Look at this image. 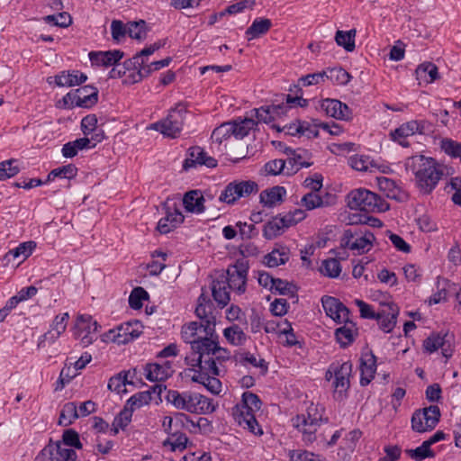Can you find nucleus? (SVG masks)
Returning <instances> with one entry per match:
<instances>
[{
  "label": "nucleus",
  "mask_w": 461,
  "mask_h": 461,
  "mask_svg": "<svg viewBox=\"0 0 461 461\" xmlns=\"http://www.w3.org/2000/svg\"><path fill=\"white\" fill-rule=\"evenodd\" d=\"M214 305L204 294H201L197 300L195 315L201 320V326L203 327L205 336L189 340L192 355L195 357H186L185 364L191 368H203L204 360L212 357L211 355L217 353L219 349L218 335L215 333L216 319L213 314Z\"/></svg>",
  "instance_id": "1"
},
{
  "label": "nucleus",
  "mask_w": 461,
  "mask_h": 461,
  "mask_svg": "<svg viewBox=\"0 0 461 461\" xmlns=\"http://www.w3.org/2000/svg\"><path fill=\"white\" fill-rule=\"evenodd\" d=\"M404 167L406 171L415 176L416 185L422 194H431L443 176V170L437 160L424 155L409 157Z\"/></svg>",
  "instance_id": "2"
},
{
  "label": "nucleus",
  "mask_w": 461,
  "mask_h": 461,
  "mask_svg": "<svg viewBox=\"0 0 461 461\" xmlns=\"http://www.w3.org/2000/svg\"><path fill=\"white\" fill-rule=\"evenodd\" d=\"M353 365L351 361L335 360L330 364L325 372V380L332 381L334 397L342 400L350 388V377Z\"/></svg>",
  "instance_id": "3"
},
{
  "label": "nucleus",
  "mask_w": 461,
  "mask_h": 461,
  "mask_svg": "<svg viewBox=\"0 0 461 461\" xmlns=\"http://www.w3.org/2000/svg\"><path fill=\"white\" fill-rule=\"evenodd\" d=\"M347 203L351 210L366 212H384L390 209V204L384 199L366 188L349 192L347 195Z\"/></svg>",
  "instance_id": "4"
},
{
  "label": "nucleus",
  "mask_w": 461,
  "mask_h": 461,
  "mask_svg": "<svg viewBox=\"0 0 461 461\" xmlns=\"http://www.w3.org/2000/svg\"><path fill=\"white\" fill-rule=\"evenodd\" d=\"M98 98L99 91L97 87L87 85L70 90L58 102V107L63 109H73L75 107L91 109L98 103Z\"/></svg>",
  "instance_id": "5"
},
{
  "label": "nucleus",
  "mask_w": 461,
  "mask_h": 461,
  "mask_svg": "<svg viewBox=\"0 0 461 461\" xmlns=\"http://www.w3.org/2000/svg\"><path fill=\"white\" fill-rule=\"evenodd\" d=\"M203 368H188L185 374L191 376L194 383L203 384L209 392L219 394L221 391V382L215 376L219 375L220 370L213 357L204 360Z\"/></svg>",
  "instance_id": "6"
},
{
  "label": "nucleus",
  "mask_w": 461,
  "mask_h": 461,
  "mask_svg": "<svg viewBox=\"0 0 461 461\" xmlns=\"http://www.w3.org/2000/svg\"><path fill=\"white\" fill-rule=\"evenodd\" d=\"M187 113L186 105L179 103L172 108L167 116L153 124V129L170 138H176L181 132Z\"/></svg>",
  "instance_id": "7"
},
{
  "label": "nucleus",
  "mask_w": 461,
  "mask_h": 461,
  "mask_svg": "<svg viewBox=\"0 0 461 461\" xmlns=\"http://www.w3.org/2000/svg\"><path fill=\"white\" fill-rule=\"evenodd\" d=\"M440 409L438 405H430L415 410L411 415V429L418 433L433 430L440 420Z\"/></svg>",
  "instance_id": "8"
},
{
  "label": "nucleus",
  "mask_w": 461,
  "mask_h": 461,
  "mask_svg": "<svg viewBox=\"0 0 461 461\" xmlns=\"http://www.w3.org/2000/svg\"><path fill=\"white\" fill-rule=\"evenodd\" d=\"M249 269V260L239 258L234 264L230 265L226 270V284L229 288L236 291L239 294L246 292L248 273Z\"/></svg>",
  "instance_id": "9"
},
{
  "label": "nucleus",
  "mask_w": 461,
  "mask_h": 461,
  "mask_svg": "<svg viewBox=\"0 0 461 461\" xmlns=\"http://www.w3.org/2000/svg\"><path fill=\"white\" fill-rule=\"evenodd\" d=\"M375 240V235L367 230H362L353 231L351 229L345 230L341 237L340 245L342 248H348L357 250L358 254L368 251Z\"/></svg>",
  "instance_id": "10"
},
{
  "label": "nucleus",
  "mask_w": 461,
  "mask_h": 461,
  "mask_svg": "<svg viewBox=\"0 0 461 461\" xmlns=\"http://www.w3.org/2000/svg\"><path fill=\"white\" fill-rule=\"evenodd\" d=\"M258 191V185L252 180L233 181L222 190L219 200L228 204H233L241 197H248Z\"/></svg>",
  "instance_id": "11"
},
{
  "label": "nucleus",
  "mask_w": 461,
  "mask_h": 461,
  "mask_svg": "<svg viewBox=\"0 0 461 461\" xmlns=\"http://www.w3.org/2000/svg\"><path fill=\"white\" fill-rule=\"evenodd\" d=\"M141 324L140 321L125 322L121 324L117 329H112L104 334L103 340L110 339L118 345L127 344L139 338L142 333Z\"/></svg>",
  "instance_id": "12"
},
{
  "label": "nucleus",
  "mask_w": 461,
  "mask_h": 461,
  "mask_svg": "<svg viewBox=\"0 0 461 461\" xmlns=\"http://www.w3.org/2000/svg\"><path fill=\"white\" fill-rule=\"evenodd\" d=\"M165 398L176 409L195 413L197 411V403L201 400V394L190 391L179 393L176 390H167Z\"/></svg>",
  "instance_id": "13"
},
{
  "label": "nucleus",
  "mask_w": 461,
  "mask_h": 461,
  "mask_svg": "<svg viewBox=\"0 0 461 461\" xmlns=\"http://www.w3.org/2000/svg\"><path fill=\"white\" fill-rule=\"evenodd\" d=\"M163 210L165 211V216L158 221L157 230L161 234H167L183 223L185 217L176 203L164 202Z\"/></svg>",
  "instance_id": "14"
},
{
  "label": "nucleus",
  "mask_w": 461,
  "mask_h": 461,
  "mask_svg": "<svg viewBox=\"0 0 461 461\" xmlns=\"http://www.w3.org/2000/svg\"><path fill=\"white\" fill-rule=\"evenodd\" d=\"M321 304L327 316L337 323H342L349 318V309L336 297L324 295L321 298Z\"/></svg>",
  "instance_id": "15"
},
{
  "label": "nucleus",
  "mask_w": 461,
  "mask_h": 461,
  "mask_svg": "<svg viewBox=\"0 0 461 461\" xmlns=\"http://www.w3.org/2000/svg\"><path fill=\"white\" fill-rule=\"evenodd\" d=\"M321 109L327 116L336 120L349 121L352 119L351 109L338 99H323L321 103Z\"/></svg>",
  "instance_id": "16"
},
{
  "label": "nucleus",
  "mask_w": 461,
  "mask_h": 461,
  "mask_svg": "<svg viewBox=\"0 0 461 461\" xmlns=\"http://www.w3.org/2000/svg\"><path fill=\"white\" fill-rule=\"evenodd\" d=\"M52 79L55 85L59 87H72L84 84L87 80V76L77 69L63 70L54 77H50L48 83L51 84Z\"/></svg>",
  "instance_id": "17"
},
{
  "label": "nucleus",
  "mask_w": 461,
  "mask_h": 461,
  "mask_svg": "<svg viewBox=\"0 0 461 461\" xmlns=\"http://www.w3.org/2000/svg\"><path fill=\"white\" fill-rule=\"evenodd\" d=\"M88 56L92 65L108 68L120 62L124 57V52L120 50L91 51Z\"/></svg>",
  "instance_id": "18"
},
{
  "label": "nucleus",
  "mask_w": 461,
  "mask_h": 461,
  "mask_svg": "<svg viewBox=\"0 0 461 461\" xmlns=\"http://www.w3.org/2000/svg\"><path fill=\"white\" fill-rule=\"evenodd\" d=\"M205 196L201 190L194 189L183 196V204L187 212L201 214L205 211Z\"/></svg>",
  "instance_id": "19"
},
{
  "label": "nucleus",
  "mask_w": 461,
  "mask_h": 461,
  "mask_svg": "<svg viewBox=\"0 0 461 461\" xmlns=\"http://www.w3.org/2000/svg\"><path fill=\"white\" fill-rule=\"evenodd\" d=\"M378 188L387 198L397 202H403L407 199V194L397 185L396 182L385 176L376 177Z\"/></svg>",
  "instance_id": "20"
},
{
  "label": "nucleus",
  "mask_w": 461,
  "mask_h": 461,
  "mask_svg": "<svg viewBox=\"0 0 461 461\" xmlns=\"http://www.w3.org/2000/svg\"><path fill=\"white\" fill-rule=\"evenodd\" d=\"M343 326L336 329L335 337L341 348H345L351 345L358 335V329L355 322L349 320L342 321Z\"/></svg>",
  "instance_id": "21"
},
{
  "label": "nucleus",
  "mask_w": 461,
  "mask_h": 461,
  "mask_svg": "<svg viewBox=\"0 0 461 461\" xmlns=\"http://www.w3.org/2000/svg\"><path fill=\"white\" fill-rule=\"evenodd\" d=\"M232 416L235 421L243 428L247 429L249 432L255 435H262L263 430L259 426L255 412L249 411H239V409L232 410Z\"/></svg>",
  "instance_id": "22"
},
{
  "label": "nucleus",
  "mask_w": 461,
  "mask_h": 461,
  "mask_svg": "<svg viewBox=\"0 0 461 461\" xmlns=\"http://www.w3.org/2000/svg\"><path fill=\"white\" fill-rule=\"evenodd\" d=\"M376 371V357L373 352L362 356L360 358V384L368 385L375 377Z\"/></svg>",
  "instance_id": "23"
},
{
  "label": "nucleus",
  "mask_w": 461,
  "mask_h": 461,
  "mask_svg": "<svg viewBox=\"0 0 461 461\" xmlns=\"http://www.w3.org/2000/svg\"><path fill=\"white\" fill-rule=\"evenodd\" d=\"M144 371L146 379L150 382H163L172 375L171 365L168 361L164 365L148 363Z\"/></svg>",
  "instance_id": "24"
},
{
  "label": "nucleus",
  "mask_w": 461,
  "mask_h": 461,
  "mask_svg": "<svg viewBox=\"0 0 461 461\" xmlns=\"http://www.w3.org/2000/svg\"><path fill=\"white\" fill-rule=\"evenodd\" d=\"M387 306V310H383L378 312L379 317H376L375 320L378 321L380 329L383 331L389 333L393 330L396 324L399 308L393 303H389Z\"/></svg>",
  "instance_id": "25"
},
{
  "label": "nucleus",
  "mask_w": 461,
  "mask_h": 461,
  "mask_svg": "<svg viewBox=\"0 0 461 461\" xmlns=\"http://www.w3.org/2000/svg\"><path fill=\"white\" fill-rule=\"evenodd\" d=\"M212 295L213 300L218 303L220 308L225 307L230 300V288L224 279V275L212 282Z\"/></svg>",
  "instance_id": "26"
},
{
  "label": "nucleus",
  "mask_w": 461,
  "mask_h": 461,
  "mask_svg": "<svg viewBox=\"0 0 461 461\" xmlns=\"http://www.w3.org/2000/svg\"><path fill=\"white\" fill-rule=\"evenodd\" d=\"M285 195V188L284 186L276 185L263 190L259 195V202L265 207L273 208L277 203H282Z\"/></svg>",
  "instance_id": "27"
},
{
  "label": "nucleus",
  "mask_w": 461,
  "mask_h": 461,
  "mask_svg": "<svg viewBox=\"0 0 461 461\" xmlns=\"http://www.w3.org/2000/svg\"><path fill=\"white\" fill-rule=\"evenodd\" d=\"M414 129L415 125L413 120L406 122L395 130L390 131V139L402 147L408 148L410 147V142L407 140V138L417 134Z\"/></svg>",
  "instance_id": "28"
},
{
  "label": "nucleus",
  "mask_w": 461,
  "mask_h": 461,
  "mask_svg": "<svg viewBox=\"0 0 461 461\" xmlns=\"http://www.w3.org/2000/svg\"><path fill=\"white\" fill-rule=\"evenodd\" d=\"M289 249L285 246L279 245L278 248L267 253L264 257L263 263L268 267H276L285 265L289 260Z\"/></svg>",
  "instance_id": "29"
},
{
  "label": "nucleus",
  "mask_w": 461,
  "mask_h": 461,
  "mask_svg": "<svg viewBox=\"0 0 461 461\" xmlns=\"http://www.w3.org/2000/svg\"><path fill=\"white\" fill-rule=\"evenodd\" d=\"M273 26L272 21L268 18L258 17L256 18L251 25L246 30V37L249 41L258 39L266 33Z\"/></svg>",
  "instance_id": "30"
},
{
  "label": "nucleus",
  "mask_w": 461,
  "mask_h": 461,
  "mask_svg": "<svg viewBox=\"0 0 461 461\" xmlns=\"http://www.w3.org/2000/svg\"><path fill=\"white\" fill-rule=\"evenodd\" d=\"M190 417L183 412L176 413L174 417L166 416L162 421V427L165 432L169 435L175 429L188 428Z\"/></svg>",
  "instance_id": "31"
},
{
  "label": "nucleus",
  "mask_w": 461,
  "mask_h": 461,
  "mask_svg": "<svg viewBox=\"0 0 461 461\" xmlns=\"http://www.w3.org/2000/svg\"><path fill=\"white\" fill-rule=\"evenodd\" d=\"M230 122L232 135L238 140H241L248 136L249 131L258 126V122L253 118H245L240 121H233Z\"/></svg>",
  "instance_id": "32"
},
{
  "label": "nucleus",
  "mask_w": 461,
  "mask_h": 461,
  "mask_svg": "<svg viewBox=\"0 0 461 461\" xmlns=\"http://www.w3.org/2000/svg\"><path fill=\"white\" fill-rule=\"evenodd\" d=\"M418 80L432 83L439 78L438 67L432 62H423L415 70Z\"/></svg>",
  "instance_id": "33"
},
{
  "label": "nucleus",
  "mask_w": 461,
  "mask_h": 461,
  "mask_svg": "<svg viewBox=\"0 0 461 461\" xmlns=\"http://www.w3.org/2000/svg\"><path fill=\"white\" fill-rule=\"evenodd\" d=\"M188 438L185 433L181 432L178 429H175L173 433H170L168 437L163 441V447H167L172 452L176 450L183 451L186 448Z\"/></svg>",
  "instance_id": "34"
},
{
  "label": "nucleus",
  "mask_w": 461,
  "mask_h": 461,
  "mask_svg": "<svg viewBox=\"0 0 461 461\" xmlns=\"http://www.w3.org/2000/svg\"><path fill=\"white\" fill-rule=\"evenodd\" d=\"M36 248V242L35 241H26L19 244L16 248L10 249L5 256V259H6L8 262L11 261V259H16L20 257H23V260L29 258L34 249Z\"/></svg>",
  "instance_id": "35"
},
{
  "label": "nucleus",
  "mask_w": 461,
  "mask_h": 461,
  "mask_svg": "<svg viewBox=\"0 0 461 461\" xmlns=\"http://www.w3.org/2000/svg\"><path fill=\"white\" fill-rule=\"evenodd\" d=\"M324 77L330 80L333 85L346 86L351 79V75L341 67L328 68L323 70Z\"/></svg>",
  "instance_id": "36"
},
{
  "label": "nucleus",
  "mask_w": 461,
  "mask_h": 461,
  "mask_svg": "<svg viewBox=\"0 0 461 461\" xmlns=\"http://www.w3.org/2000/svg\"><path fill=\"white\" fill-rule=\"evenodd\" d=\"M261 405L262 402L258 395L251 392H244L241 396V404H237L233 409L255 412L260 410Z\"/></svg>",
  "instance_id": "37"
},
{
  "label": "nucleus",
  "mask_w": 461,
  "mask_h": 461,
  "mask_svg": "<svg viewBox=\"0 0 461 461\" xmlns=\"http://www.w3.org/2000/svg\"><path fill=\"white\" fill-rule=\"evenodd\" d=\"M223 336L227 341L233 346H242L248 339V336L243 330L237 324L224 329Z\"/></svg>",
  "instance_id": "38"
},
{
  "label": "nucleus",
  "mask_w": 461,
  "mask_h": 461,
  "mask_svg": "<svg viewBox=\"0 0 461 461\" xmlns=\"http://www.w3.org/2000/svg\"><path fill=\"white\" fill-rule=\"evenodd\" d=\"M262 231L263 237L267 240H271L281 236L285 231V229L279 222V215H276L264 224Z\"/></svg>",
  "instance_id": "39"
},
{
  "label": "nucleus",
  "mask_w": 461,
  "mask_h": 461,
  "mask_svg": "<svg viewBox=\"0 0 461 461\" xmlns=\"http://www.w3.org/2000/svg\"><path fill=\"white\" fill-rule=\"evenodd\" d=\"M131 59L133 60L134 65H136V71L131 73L128 76L127 79L125 80V82L128 84L139 83L143 78H145L144 72L147 66L145 65V58H143L140 52L136 53Z\"/></svg>",
  "instance_id": "40"
},
{
  "label": "nucleus",
  "mask_w": 461,
  "mask_h": 461,
  "mask_svg": "<svg viewBox=\"0 0 461 461\" xmlns=\"http://www.w3.org/2000/svg\"><path fill=\"white\" fill-rule=\"evenodd\" d=\"M298 286L294 283L281 278H276L271 291L272 294L288 295L291 298H297Z\"/></svg>",
  "instance_id": "41"
},
{
  "label": "nucleus",
  "mask_w": 461,
  "mask_h": 461,
  "mask_svg": "<svg viewBox=\"0 0 461 461\" xmlns=\"http://www.w3.org/2000/svg\"><path fill=\"white\" fill-rule=\"evenodd\" d=\"M356 32L355 29L346 32L338 30L335 41L339 46L343 47L347 51H353L355 50Z\"/></svg>",
  "instance_id": "42"
},
{
  "label": "nucleus",
  "mask_w": 461,
  "mask_h": 461,
  "mask_svg": "<svg viewBox=\"0 0 461 461\" xmlns=\"http://www.w3.org/2000/svg\"><path fill=\"white\" fill-rule=\"evenodd\" d=\"M77 418H79L77 407L75 402H69L63 405L59 423L62 426H68Z\"/></svg>",
  "instance_id": "43"
},
{
  "label": "nucleus",
  "mask_w": 461,
  "mask_h": 461,
  "mask_svg": "<svg viewBox=\"0 0 461 461\" xmlns=\"http://www.w3.org/2000/svg\"><path fill=\"white\" fill-rule=\"evenodd\" d=\"M153 400L150 391L139 392L131 396L125 405L134 411L140 407L149 404Z\"/></svg>",
  "instance_id": "44"
},
{
  "label": "nucleus",
  "mask_w": 461,
  "mask_h": 461,
  "mask_svg": "<svg viewBox=\"0 0 461 461\" xmlns=\"http://www.w3.org/2000/svg\"><path fill=\"white\" fill-rule=\"evenodd\" d=\"M148 292L141 286L132 289L129 296V305L133 310H140L143 306V301L149 300Z\"/></svg>",
  "instance_id": "45"
},
{
  "label": "nucleus",
  "mask_w": 461,
  "mask_h": 461,
  "mask_svg": "<svg viewBox=\"0 0 461 461\" xmlns=\"http://www.w3.org/2000/svg\"><path fill=\"white\" fill-rule=\"evenodd\" d=\"M20 172L18 160L14 158L0 162V181H5L16 176Z\"/></svg>",
  "instance_id": "46"
},
{
  "label": "nucleus",
  "mask_w": 461,
  "mask_h": 461,
  "mask_svg": "<svg viewBox=\"0 0 461 461\" xmlns=\"http://www.w3.org/2000/svg\"><path fill=\"white\" fill-rule=\"evenodd\" d=\"M320 271L325 276L336 278L341 272V266L338 259L327 258L322 261Z\"/></svg>",
  "instance_id": "47"
},
{
  "label": "nucleus",
  "mask_w": 461,
  "mask_h": 461,
  "mask_svg": "<svg viewBox=\"0 0 461 461\" xmlns=\"http://www.w3.org/2000/svg\"><path fill=\"white\" fill-rule=\"evenodd\" d=\"M295 95L292 96L291 95H281V100L285 102V104L289 105V108L292 109L294 107H306L308 106L309 101L307 99L303 98V90L302 88L295 86Z\"/></svg>",
  "instance_id": "48"
},
{
  "label": "nucleus",
  "mask_w": 461,
  "mask_h": 461,
  "mask_svg": "<svg viewBox=\"0 0 461 461\" xmlns=\"http://www.w3.org/2000/svg\"><path fill=\"white\" fill-rule=\"evenodd\" d=\"M52 447H54V451L58 455L55 461H77V454L75 449L63 447L60 440L56 442L52 440Z\"/></svg>",
  "instance_id": "49"
},
{
  "label": "nucleus",
  "mask_w": 461,
  "mask_h": 461,
  "mask_svg": "<svg viewBox=\"0 0 461 461\" xmlns=\"http://www.w3.org/2000/svg\"><path fill=\"white\" fill-rule=\"evenodd\" d=\"M127 34L131 39L139 41L145 39L147 34L146 22L144 20H140L138 22L134 21L128 23Z\"/></svg>",
  "instance_id": "50"
},
{
  "label": "nucleus",
  "mask_w": 461,
  "mask_h": 461,
  "mask_svg": "<svg viewBox=\"0 0 461 461\" xmlns=\"http://www.w3.org/2000/svg\"><path fill=\"white\" fill-rule=\"evenodd\" d=\"M406 452L416 461H421L425 458H432L435 456V452L430 448V446L426 441H423L422 444L415 449H409Z\"/></svg>",
  "instance_id": "51"
},
{
  "label": "nucleus",
  "mask_w": 461,
  "mask_h": 461,
  "mask_svg": "<svg viewBox=\"0 0 461 461\" xmlns=\"http://www.w3.org/2000/svg\"><path fill=\"white\" fill-rule=\"evenodd\" d=\"M253 113L252 116H255L258 122L269 123L275 120L272 104H267L260 106L259 108H255L251 110Z\"/></svg>",
  "instance_id": "52"
},
{
  "label": "nucleus",
  "mask_w": 461,
  "mask_h": 461,
  "mask_svg": "<svg viewBox=\"0 0 461 461\" xmlns=\"http://www.w3.org/2000/svg\"><path fill=\"white\" fill-rule=\"evenodd\" d=\"M349 221L350 224L368 225L374 228H381L384 225L380 219L365 214H352Z\"/></svg>",
  "instance_id": "53"
},
{
  "label": "nucleus",
  "mask_w": 461,
  "mask_h": 461,
  "mask_svg": "<svg viewBox=\"0 0 461 461\" xmlns=\"http://www.w3.org/2000/svg\"><path fill=\"white\" fill-rule=\"evenodd\" d=\"M61 444L76 449H82L83 447L79 434L74 429H68L63 431Z\"/></svg>",
  "instance_id": "54"
},
{
  "label": "nucleus",
  "mask_w": 461,
  "mask_h": 461,
  "mask_svg": "<svg viewBox=\"0 0 461 461\" xmlns=\"http://www.w3.org/2000/svg\"><path fill=\"white\" fill-rule=\"evenodd\" d=\"M239 361L243 366L249 363L255 367H259L263 375H266L268 371L267 363L265 361V359L261 358L258 360L256 357L249 352L240 354Z\"/></svg>",
  "instance_id": "55"
},
{
  "label": "nucleus",
  "mask_w": 461,
  "mask_h": 461,
  "mask_svg": "<svg viewBox=\"0 0 461 461\" xmlns=\"http://www.w3.org/2000/svg\"><path fill=\"white\" fill-rule=\"evenodd\" d=\"M286 161L284 159H272L267 162L263 167L262 175L277 176L280 175L285 167Z\"/></svg>",
  "instance_id": "56"
},
{
  "label": "nucleus",
  "mask_w": 461,
  "mask_h": 461,
  "mask_svg": "<svg viewBox=\"0 0 461 461\" xmlns=\"http://www.w3.org/2000/svg\"><path fill=\"white\" fill-rule=\"evenodd\" d=\"M294 426L303 434V441L306 444L312 443L316 439V435L312 431L305 432L308 422L302 416H296L293 419Z\"/></svg>",
  "instance_id": "57"
},
{
  "label": "nucleus",
  "mask_w": 461,
  "mask_h": 461,
  "mask_svg": "<svg viewBox=\"0 0 461 461\" xmlns=\"http://www.w3.org/2000/svg\"><path fill=\"white\" fill-rule=\"evenodd\" d=\"M132 413V409L131 410L128 406L124 405L123 409L114 417L112 425L120 427L121 429L124 430L131 421Z\"/></svg>",
  "instance_id": "58"
},
{
  "label": "nucleus",
  "mask_w": 461,
  "mask_h": 461,
  "mask_svg": "<svg viewBox=\"0 0 461 461\" xmlns=\"http://www.w3.org/2000/svg\"><path fill=\"white\" fill-rule=\"evenodd\" d=\"M202 155V148L194 146L188 149L187 157L183 162V169L188 171L192 168L197 167V156Z\"/></svg>",
  "instance_id": "59"
},
{
  "label": "nucleus",
  "mask_w": 461,
  "mask_h": 461,
  "mask_svg": "<svg viewBox=\"0 0 461 461\" xmlns=\"http://www.w3.org/2000/svg\"><path fill=\"white\" fill-rule=\"evenodd\" d=\"M442 150L452 158L461 157V143L451 139L441 140Z\"/></svg>",
  "instance_id": "60"
},
{
  "label": "nucleus",
  "mask_w": 461,
  "mask_h": 461,
  "mask_svg": "<svg viewBox=\"0 0 461 461\" xmlns=\"http://www.w3.org/2000/svg\"><path fill=\"white\" fill-rule=\"evenodd\" d=\"M232 135L230 122H224L221 124L219 127L215 128L212 133V139L217 142L221 143L223 140H227Z\"/></svg>",
  "instance_id": "61"
},
{
  "label": "nucleus",
  "mask_w": 461,
  "mask_h": 461,
  "mask_svg": "<svg viewBox=\"0 0 461 461\" xmlns=\"http://www.w3.org/2000/svg\"><path fill=\"white\" fill-rule=\"evenodd\" d=\"M77 167L74 164H68L51 170V175L57 177L72 179L77 176Z\"/></svg>",
  "instance_id": "62"
},
{
  "label": "nucleus",
  "mask_w": 461,
  "mask_h": 461,
  "mask_svg": "<svg viewBox=\"0 0 461 461\" xmlns=\"http://www.w3.org/2000/svg\"><path fill=\"white\" fill-rule=\"evenodd\" d=\"M97 122V117L94 113H90L83 117L80 123L83 134L85 136L90 135L93 131L98 128Z\"/></svg>",
  "instance_id": "63"
},
{
  "label": "nucleus",
  "mask_w": 461,
  "mask_h": 461,
  "mask_svg": "<svg viewBox=\"0 0 461 461\" xmlns=\"http://www.w3.org/2000/svg\"><path fill=\"white\" fill-rule=\"evenodd\" d=\"M236 227L239 228L240 235L242 240H250L258 235V230L254 224H248L247 222L238 221Z\"/></svg>",
  "instance_id": "64"
}]
</instances>
